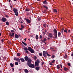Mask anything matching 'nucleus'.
Wrapping results in <instances>:
<instances>
[{
    "label": "nucleus",
    "instance_id": "obj_1",
    "mask_svg": "<svg viewBox=\"0 0 73 73\" xmlns=\"http://www.w3.org/2000/svg\"><path fill=\"white\" fill-rule=\"evenodd\" d=\"M40 64V60L38 59H37L36 61L35 62V66H37L35 68V69L37 71H38L40 69V66L39 65Z\"/></svg>",
    "mask_w": 73,
    "mask_h": 73
},
{
    "label": "nucleus",
    "instance_id": "obj_2",
    "mask_svg": "<svg viewBox=\"0 0 73 73\" xmlns=\"http://www.w3.org/2000/svg\"><path fill=\"white\" fill-rule=\"evenodd\" d=\"M27 64L28 65H29L30 64H31L32 62V60H31V59L29 58V59L27 60Z\"/></svg>",
    "mask_w": 73,
    "mask_h": 73
},
{
    "label": "nucleus",
    "instance_id": "obj_3",
    "mask_svg": "<svg viewBox=\"0 0 73 73\" xmlns=\"http://www.w3.org/2000/svg\"><path fill=\"white\" fill-rule=\"evenodd\" d=\"M13 11L14 13H15V15L16 16H18V13L17 12L18 10L17 9H13Z\"/></svg>",
    "mask_w": 73,
    "mask_h": 73
},
{
    "label": "nucleus",
    "instance_id": "obj_4",
    "mask_svg": "<svg viewBox=\"0 0 73 73\" xmlns=\"http://www.w3.org/2000/svg\"><path fill=\"white\" fill-rule=\"evenodd\" d=\"M43 56L45 58H46V57H47V56H46V52L43 51Z\"/></svg>",
    "mask_w": 73,
    "mask_h": 73
},
{
    "label": "nucleus",
    "instance_id": "obj_5",
    "mask_svg": "<svg viewBox=\"0 0 73 73\" xmlns=\"http://www.w3.org/2000/svg\"><path fill=\"white\" fill-rule=\"evenodd\" d=\"M1 20H2V21L4 23H5V22H6L7 21V19L5 18L4 17H3L1 19Z\"/></svg>",
    "mask_w": 73,
    "mask_h": 73
},
{
    "label": "nucleus",
    "instance_id": "obj_6",
    "mask_svg": "<svg viewBox=\"0 0 73 73\" xmlns=\"http://www.w3.org/2000/svg\"><path fill=\"white\" fill-rule=\"evenodd\" d=\"M28 65V66H29V67H30V68H35V65L33 64H30Z\"/></svg>",
    "mask_w": 73,
    "mask_h": 73
},
{
    "label": "nucleus",
    "instance_id": "obj_7",
    "mask_svg": "<svg viewBox=\"0 0 73 73\" xmlns=\"http://www.w3.org/2000/svg\"><path fill=\"white\" fill-rule=\"evenodd\" d=\"M41 41L43 42H45L46 41V38H44L41 39Z\"/></svg>",
    "mask_w": 73,
    "mask_h": 73
},
{
    "label": "nucleus",
    "instance_id": "obj_8",
    "mask_svg": "<svg viewBox=\"0 0 73 73\" xmlns=\"http://www.w3.org/2000/svg\"><path fill=\"white\" fill-rule=\"evenodd\" d=\"M25 20L28 23H31V20H29L27 18L25 19Z\"/></svg>",
    "mask_w": 73,
    "mask_h": 73
},
{
    "label": "nucleus",
    "instance_id": "obj_9",
    "mask_svg": "<svg viewBox=\"0 0 73 73\" xmlns=\"http://www.w3.org/2000/svg\"><path fill=\"white\" fill-rule=\"evenodd\" d=\"M43 3L44 4V5H45V4L47 5L48 4V2L46 1V0H45L44 1H43Z\"/></svg>",
    "mask_w": 73,
    "mask_h": 73
},
{
    "label": "nucleus",
    "instance_id": "obj_10",
    "mask_svg": "<svg viewBox=\"0 0 73 73\" xmlns=\"http://www.w3.org/2000/svg\"><path fill=\"white\" fill-rule=\"evenodd\" d=\"M54 34H57V31L56 29H54Z\"/></svg>",
    "mask_w": 73,
    "mask_h": 73
},
{
    "label": "nucleus",
    "instance_id": "obj_11",
    "mask_svg": "<svg viewBox=\"0 0 73 73\" xmlns=\"http://www.w3.org/2000/svg\"><path fill=\"white\" fill-rule=\"evenodd\" d=\"M15 38H19V35L17 34H15Z\"/></svg>",
    "mask_w": 73,
    "mask_h": 73
},
{
    "label": "nucleus",
    "instance_id": "obj_12",
    "mask_svg": "<svg viewBox=\"0 0 73 73\" xmlns=\"http://www.w3.org/2000/svg\"><path fill=\"white\" fill-rule=\"evenodd\" d=\"M55 35V37H53V38H57V34H54Z\"/></svg>",
    "mask_w": 73,
    "mask_h": 73
},
{
    "label": "nucleus",
    "instance_id": "obj_13",
    "mask_svg": "<svg viewBox=\"0 0 73 73\" xmlns=\"http://www.w3.org/2000/svg\"><path fill=\"white\" fill-rule=\"evenodd\" d=\"M29 58H28V57L27 56H26L25 57V61H28V60L29 59Z\"/></svg>",
    "mask_w": 73,
    "mask_h": 73
},
{
    "label": "nucleus",
    "instance_id": "obj_14",
    "mask_svg": "<svg viewBox=\"0 0 73 73\" xmlns=\"http://www.w3.org/2000/svg\"><path fill=\"white\" fill-rule=\"evenodd\" d=\"M20 60L21 61V62H24V61H25V60H24V59L22 58H21L20 59Z\"/></svg>",
    "mask_w": 73,
    "mask_h": 73
},
{
    "label": "nucleus",
    "instance_id": "obj_15",
    "mask_svg": "<svg viewBox=\"0 0 73 73\" xmlns=\"http://www.w3.org/2000/svg\"><path fill=\"white\" fill-rule=\"evenodd\" d=\"M32 49V48H31V47H30V46H29L28 47V48H27L28 50H29V52L30 51H31Z\"/></svg>",
    "mask_w": 73,
    "mask_h": 73
},
{
    "label": "nucleus",
    "instance_id": "obj_16",
    "mask_svg": "<svg viewBox=\"0 0 73 73\" xmlns=\"http://www.w3.org/2000/svg\"><path fill=\"white\" fill-rule=\"evenodd\" d=\"M30 52H31V53H35V51H34V50H33V49H32L30 51Z\"/></svg>",
    "mask_w": 73,
    "mask_h": 73
},
{
    "label": "nucleus",
    "instance_id": "obj_17",
    "mask_svg": "<svg viewBox=\"0 0 73 73\" xmlns=\"http://www.w3.org/2000/svg\"><path fill=\"white\" fill-rule=\"evenodd\" d=\"M49 37L52 38V37H53V35L51 33H49Z\"/></svg>",
    "mask_w": 73,
    "mask_h": 73
},
{
    "label": "nucleus",
    "instance_id": "obj_18",
    "mask_svg": "<svg viewBox=\"0 0 73 73\" xmlns=\"http://www.w3.org/2000/svg\"><path fill=\"white\" fill-rule=\"evenodd\" d=\"M25 73H29V71H28V70H27V69H25Z\"/></svg>",
    "mask_w": 73,
    "mask_h": 73
},
{
    "label": "nucleus",
    "instance_id": "obj_19",
    "mask_svg": "<svg viewBox=\"0 0 73 73\" xmlns=\"http://www.w3.org/2000/svg\"><path fill=\"white\" fill-rule=\"evenodd\" d=\"M23 49L24 50H25L26 51H28V48L27 47H26L25 48H23Z\"/></svg>",
    "mask_w": 73,
    "mask_h": 73
},
{
    "label": "nucleus",
    "instance_id": "obj_20",
    "mask_svg": "<svg viewBox=\"0 0 73 73\" xmlns=\"http://www.w3.org/2000/svg\"><path fill=\"white\" fill-rule=\"evenodd\" d=\"M12 34H10V35L11 37H13V36H15V34L14 33H12Z\"/></svg>",
    "mask_w": 73,
    "mask_h": 73
},
{
    "label": "nucleus",
    "instance_id": "obj_21",
    "mask_svg": "<svg viewBox=\"0 0 73 73\" xmlns=\"http://www.w3.org/2000/svg\"><path fill=\"white\" fill-rule=\"evenodd\" d=\"M46 24H43V27H44V28H46Z\"/></svg>",
    "mask_w": 73,
    "mask_h": 73
},
{
    "label": "nucleus",
    "instance_id": "obj_22",
    "mask_svg": "<svg viewBox=\"0 0 73 73\" xmlns=\"http://www.w3.org/2000/svg\"><path fill=\"white\" fill-rule=\"evenodd\" d=\"M22 44H24V45H25V46H27V44L25 43V42L22 41Z\"/></svg>",
    "mask_w": 73,
    "mask_h": 73
},
{
    "label": "nucleus",
    "instance_id": "obj_23",
    "mask_svg": "<svg viewBox=\"0 0 73 73\" xmlns=\"http://www.w3.org/2000/svg\"><path fill=\"white\" fill-rule=\"evenodd\" d=\"M64 32H65L66 33H68V30L66 29L64 30Z\"/></svg>",
    "mask_w": 73,
    "mask_h": 73
},
{
    "label": "nucleus",
    "instance_id": "obj_24",
    "mask_svg": "<svg viewBox=\"0 0 73 73\" xmlns=\"http://www.w3.org/2000/svg\"><path fill=\"white\" fill-rule=\"evenodd\" d=\"M64 70L65 71H67V70H69V69H68V68H66V67H64Z\"/></svg>",
    "mask_w": 73,
    "mask_h": 73
},
{
    "label": "nucleus",
    "instance_id": "obj_25",
    "mask_svg": "<svg viewBox=\"0 0 73 73\" xmlns=\"http://www.w3.org/2000/svg\"><path fill=\"white\" fill-rule=\"evenodd\" d=\"M35 38L36 40L38 39V35H36L35 36Z\"/></svg>",
    "mask_w": 73,
    "mask_h": 73
},
{
    "label": "nucleus",
    "instance_id": "obj_26",
    "mask_svg": "<svg viewBox=\"0 0 73 73\" xmlns=\"http://www.w3.org/2000/svg\"><path fill=\"white\" fill-rule=\"evenodd\" d=\"M16 61H18V62H20V60L19 58H17V60Z\"/></svg>",
    "mask_w": 73,
    "mask_h": 73
},
{
    "label": "nucleus",
    "instance_id": "obj_27",
    "mask_svg": "<svg viewBox=\"0 0 73 73\" xmlns=\"http://www.w3.org/2000/svg\"><path fill=\"white\" fill-rule=\"evenodd\" d=\"M56 68L58 69L60 68V66L59 65H58L57 66Z\"/></svg>",
    "mask_w": 73,
    "mask_h": 73
},
{
    "label": "nucleus",
    "instance_id": "obj_28",
    "mask_svg": "<svg viewBox=\"0 0 73 73\" xmlns=\"http://www.w3.org/2000/svg\"><path fill=\"white\" fill-rule=\"evenodd\" d=\"M6 24L7 25H9V22L7 21L6 22Z\"/></svg>",
    "mask_w": 73,
    "mask_h": 73
},
{
    "label": "nucleus",
    "instance_id": "obj_29",
    "mask_svg": "<svg viewBox=\"0 0 73 73\" xmlns=\"http://www.w3.org/2000/svg\"><path fill=\"white\" fill-rule=\"evenodd\" d=\"M10 66H11V68H12V67H13V66H14L13 65V64H12V63H11L10 64Z\"/></svg>",
    "mask_w": 73,
    "mask_h": 73
},
{
    "label": "nucleus",
    "instance_id": "obj_30",
    "mask_svg": "<svg viewBox=\"0 0 73 73\" xmlns=\"http://www.w3.org/2000/svg\"><path fill=\"white\" fill-rule=\"evenodd\" d=\"M1 44H0V49L1 50H3V47H1Z\"/></svg>",
    "mask_w": 73,
    "mask_h": 73
},
{
    "label": "nucleus",
    "instance_id": "obj_31",
    "mask_svg": "<svg viewBox=\"0 0 73 73\" xmlns=\"http://www.w3.org/2000/svg\"><path fill=\"white\" fill-rule=\"evenodd\" d=\"M44 6V8H46V9H48V7H47V6H45L44 5H43Z\"/></svg>",
    "mask_w": 73,
    "mask_h": 73
},
{
    "label": "nucleus",
    "instance_id": "obj_32",
    "mask_svg": "<svg viewBox=\"0 0 73 73\" xmlns=\"http://www.w3.org/2000/svg\"><path fill=\"white\" fill-rule=\"evenodd\" d=\"M17 57H14V60H15V61H17Z\"/></svg>",
    "mask_w": 73,
    "mask_h": 73
},
{
    "label": "nucleus",
    "instance_id": "obj_33",
    "mask_svg": "<svg viewBox=\"0 0 73 73\" xmlns=\"http://www.w3.org/2000/svg\"><path fill=\"white\" fill-rule=\"evenodd\" d=\"M15 65H19V63H18V62H16L15 63Z\"/></svg>",
    "mask_w": 73,
    "mask_h": 73
},
{
    "label": "nucleus",
    "instance_id": "obj_34",
    "mask_svg": "<svg viewBox=\"0 0 73 73\" xmlns=\"http://www.w3.org/2000/svg\"><path fill=\"white\" fill-rule=\"evenodd\" d=\"M34 59L35 60H36L37 59V57L36 56H34Z\"/></svg>",
    "mask_w": 73,
    "mask_h": 73
},
{
    "label": "nucleus",
    "instance_id": "obj_35",
    "mask_svg": "<svg viewBox=\"0 0 73 73\" xmlns=\"http://www.w3.org/2000/svg\"><path fill=\"white\" fill-rule=\"evenodd\" d=\"M67 57H68V55L67 54H65V56H64V58H67Z\"/></svg>",
    "mask_w": 73,
    "mask_h": 73
},
{
    "label": "nucleus",
    "instance_id": "obj_36",
    "mask_svg": "<svg viewBox=\"0 0 73 73\" xmlns=\"http://www.w3.org/2000/svg\"><path fill=\"white\" fill-rule=\"evenodd\" d=\"M53 12H55L56 13H57V11L56 10L54 9L53 10Z\"/></svg>",
    "mask_w": 73,
    "mask_h": 73
},
{
    "label": "nucleus",
    "instance_id": "obj_37",
    "mask_svg": "<svg viewBox=\"0 0 73 73\" xmlns=\"http://www.w3.org/2000/svg\"><path fill=\"white\" fill-rule=\"evenodd\" d=\"M20 55H21V54H20V53H18L17 54V55L18 56H20Z\"/></svg>",
    "mask_w": 73,
    "mask_h": 73
},
{
    "label": "nucleus",
    "instance_id": "obj_38",
    "mask_svg": "<svg viewBox=\"0 0 73 73\" xmlns=\"http://www.w3.org/2000/svg\"><path fill=\"white\" fill-rule=\"evenodd\" d=\"M39 55L40 56H42V53H39Z\"/></svg>",
    "mask_w": 73,
    "mask_h": 73
},
{
    "label": "nucleus",
    "instance_id": "obj_39",
    "mask_svg": "<svg viewBox=\"0 0 73 73\" xmlns=\"http://www.w3.org/2000/svg\"><path fill=\"white\" fill-rule=\"evenodd\" d=\"M58 36H59L60 35H61V33L58 32Z\"/></svg>",
    "mask_w": 73,
    "mask_h": 73
},
{
    "label": "nucleus",
    "instance_id": "obj_40",
    "mask_svg": "<svg viewBox=\"0 0 73 73\" xmlns=\"http://www.w3.org/2000/svg\"><path fill=\"white\" fill-rule=\"evenodd\" d=\"M21 28H25V27L23 25H21Z\"/></svg>",
    "mask_w": 73,
    "mask_h": 73
},
{
    "label": "nucleus",
    "instance_id": "obj_41",
    "mask_svg": "<svg viewBox=\"0 0 73 73\" xmlns=\"http://www.w3.org/2000/svg\"><path fill=\"white\" fill-rule=\"evenodd\" d=\"M47 11V10L46 9V10H44V11H42V12H43V13H45V12H46Z\"/></svg>",
    "mask_w": 73,
    "mask_h": 73
},
{
    "label": "nucleus",
    "instance_id": "obj_42",
    "mask_svg": "<svg viewBox=\"0 0 73 73\" xmlns=\"http://www.w3.org/2000/svg\"><path fill=\"white\" fill-rule=\"evenodd\" d=\"M37 19L38 21H40L41 20V19L40 18H38Z\"/></svg>",
    "mask_w": 73,
    "mask_h": 73
},
{
    "label": "nucleus",
    "instance_id": "obj_43",
    "mask_svg": "<svg viewBox=\"0 0 73 73\" xmlns=\"http://www.w3.org/2000/svg\"><path fill=\"white\" fill-rule=\"evenodd\" d=\"M46 54L47 55V56H49L50 57V56L51 55L49 54L48 53L46 52Z\"/></svg>",
    "mask_w": 73,
    "mask_h": 73
},
{
    "label": "nucleus",
    "instance_id": "obj_44",
    "mask_svg": "<svg viewBox=\"0 0 73 73\" xmlns=\"http://www.w3.org/2000/svg\"><path fill=\"white\" fill-rule=\"evenodd\" d=\"M54 62H55V60H53V61H52V62L53 64H54Z\"/></svg>",
    "mask_w": 73,
    "mask_h": 73
},
{
    "label": "nucleus",
    "instance_id": "obj_45",
    "mask_svg": "<svg viewBox=\"0 0 73 73\" xmlns=\"http://www.w3.org/2000/svg\"><path fill=\"white\" fill-rule=\"evenodd\" d=\"M11 32H13V33H15V31H14L13 30H11Z\"/></svg>",
    "mask_w": 73,
    "mask_h": 73
},
{
    "label": "nucleus",
    "instance_id": "obj_46",
    "mask_svg": "<svg viewBox=\"0 0 73 73\" xmlns=\"http://www.w3.org/2000/svg\"><path fill=\"white\" fill-rule=\"evenodd\" d=\"M29 11V9H26L25 11H26V12H28Z\"/></svg>",
    "mask_w": 73,
    "mask_h": 73
},
{
    "label": "nucleus",
    "instance_id": "obj_47",
    "mask_svg": "<svg viewBox=\"0 0 73 73\" xmlns=\"http://www.w3.org/2000/svg\"><path fill=\"white\" fill-rule=\"evenodd\" d=\"M1 41L2 42V44H3V42H4V40H3V39H2L1 40Z\"/></svg>",
    "mask_w": 73,
    "mask_h": 73
},
{
    "label": "nucleus",
    "instance_id": "obj_48",
    "mask_svg": "<svg viewBox=\"0 0 73 73\" xmlns=\"http://www.w3.org/2000/svg\"><path fill=\"white\" fill-rule=\"evenodd\" d=\"M68 66H71L70 64V63H68Z\"/></svg>",
    "mask_w": 73,
    "mask_h": 73
},
{
    "label": "nucleus",
    "instance_id": "obj_49",
    "mask_svg": "<svg viewBox=\"0 0 73 73\" xmlns=\"http://www.w3.org/2000/svg\"><path fill=\"white\" fill-rule=\"evenodd\" d=\"M25 53H27L28 54H29V52L28 51H26Z\"/></svg>",
    "mask_w": 73,
    "mask_h": 73
},
{
    "label": "nucleus",
    "instance_id": "obj_50",
    "mask_svg": "<svg viewBox=\"0 0 73 73\" xmlns=\"http://www.w3.org/2000/svg\"><path fill=\"white\" fill-rule=\"evenodd\" d=\"M39 38H42V36H41V35H40V36H39Z\"/></svg>",
    "mask_w": 73,
    "mask_h": 73
},
{
    "label": "nucleus",
    "instance_id": "obj_51",
    "mask_svg": "<svg viewBox=\"0 0 73 73\" xmlns=\"http://www.w3.org/2000/svg\"><path fill=\"white\" fill-rule=\"evenodd\" d=\"M50 65H53V64H52V62H50Z\"/></svg>",
    "mask_w": 73,
    "mask_h": 73
},
{
    "label": "nucleus",
    "instance_id": "obj_52",
    "mask_svg": "<svg viewBox=\"0 0 73 73\" xmlns=\"http://www.w3.org/2000/svg\"><path fill=\"white\" fill-rule=\"evenodd\" d=\"M61 33H62V35H63V34H64V31H63V30L62 31H61Z\"/></svg>",
    "mask_w": 73,
    "mask_h": 73
},
{
    "label": "nucleus",
    "instance_id": "obj_53",
    "mask_svg": "<svg viewBox=\"0 0 73 73\" xmlns=\"http://www.w3.org/2000/svg\"><path fill=\"white\" fill-rule=\"evenodd\" d=\"M43 33V35H45L46 34V33H45V32H43L42 33Z\"/></svg>",
    "mask_w": 73,
    "mask_h": 73
},
{
    "label": "nucleus",
    "instance_id": "obj_54",
    "mask_svg": "<svg viewBox=\"0 0 73 73\" xmlns=\"http://www.w3.org/2000/svg\"><path fill=\"white\" fill-rule=\"evenodd\" d=\"M12 71H13V72H14V68H12Z\"/></svg>",
    "mask_w": 73,
    "mask_h": 73
},
{
    "label": "nucleus",
    "instance_id": "obj_55",
    "mask_svg": "<svg viewBox=\"0 0 73 73\" xmlns=\"http://www.w3.org/2000/svg\"><path fill=\"white\" fill-rule=\"evenodd\" d=\"M5 17H7L8 18L9 17V16H8L7 15H6L5 16Z\"/></svg>",
    "mask_w": 73,
    "mask_h": 73
},
{
    "label": "nucleus",
    "instance_id": "obj_56",
    "mask_svg": "<svg viewBox=\"0 0 73 73\" xmlns=\"http://www.w3.org/2000/svg\"><path fill=\"white\" fill-rule=\"evenodd\" d=\"M60 66H61V68H62V64H60Z\"/></svg>",
    "mask_w": 73,
    "mask_h": 73
},
{
    "label": "nucleus",
    "instance_id": "obj_57",
    "mask_svg": "<svg viewBox=\"0 0 73 73\" xmlns=\"http://www.w3.org/2000/svg\"><path fill=\"white\" fill-rule=\"evenodd\" d=\"M68 32V33H70V30H69Z\"/></svg>",
    "mask_w": 73,
    "mask_h": 73
},
{
    "label": "nucleus",
    "instance_id": "obj_58",
    "mask_svg": "<svg viewBox=\"0 0 73 73\" xmlns=\"http://www.w3.org/2000/svg\"><path fill=\"white\" fill-rule=\"evenodd\" d=\"M52 57L53 58H54V57H55V56H54V55H52Z\"/></svg>",
    "mask_w": 73,
    "mask_h": 73
},
{
    "label": "nucleus",
    "instance_id": "obj_59",
    "mask_svg": "<svg viewBox=\"0 0 73 73\" xmlns=\"http://www.w3.org/2000/svg\"><path fill=\"white\" fill-rule=\"evenodd\" d=\"M44 64V62H42L41 64L42 66V65H43V64Z\"/></svg>",
    "mask_w": 73,
    "mask_h": 73
},
{
    "label": "nucleus",
    "instance_id": "obj_60",
    "mask_svg": "<svg viewBox=\"0 0 73 73\" xmlns=\"http://www.w3.org/2000/svg\"><path fill=\"white\" fill-rule=\"evenodd\" d=\"M19 29L20 30H22L23 29L22 28H19Z\"/></svg>",
    "mask_w": 73,
    "mask_h": 73
},
{
    "label": "nucleus",
    "instance_id": "obj_61",
    "mask_svg": "<svg viewBox=\"0 0 73 73\" xmlns=\"http://www.w3.org/2000/svg\"><path fill=\"white\" fill-rule=\"evenodd\" d=\"M64 28H62V31H64Z\"/></svg>",
    "mask_w": 73,
    "mask_h": 73
},
{
    "label": "nucleus",
    "instance_id": "obj_62",
    "mask_svg": "<svg viewBox=\"0 0 73 73\" xmlns=\"http://www.w3.org/2000/svg\"><path fill=\"white\" fill-rule=\"evenodd\" d=\"M71 56H73V52L71 54Z\"/></svg>",
    "mask_w": 73,
    "mask_h": 73
},
{
    "label": "nucleus",
    "instance_id": "obj_63",
    "mask_svg": "<svg viewBox=\"0 0 73 73\" xmlns=\"http://www.w3.org/2000/svg\"><path fill=\"white\" fill-rule=\"evenodd\" d=\"M27 40V38H25L24 39V40H25V41H26V40Z\"/></svg>",
    "mask_w": 73,
    "mask_h": 73
},
{
    "label": "nucleus",
    "instance_id": "obj_64",
    "mask_svg": "<svg viewBox=\"0 0 73 73\" xmlns=\"http://www.w3.org/2000/svg\"><path fill=\"white\" fill-rule=\"evenodd\" d=\"M11 8H12V7H13V6H10Z\"/></svg>",
    "mask_w": 73,
    "mask_h": 73
}]
</instances>
